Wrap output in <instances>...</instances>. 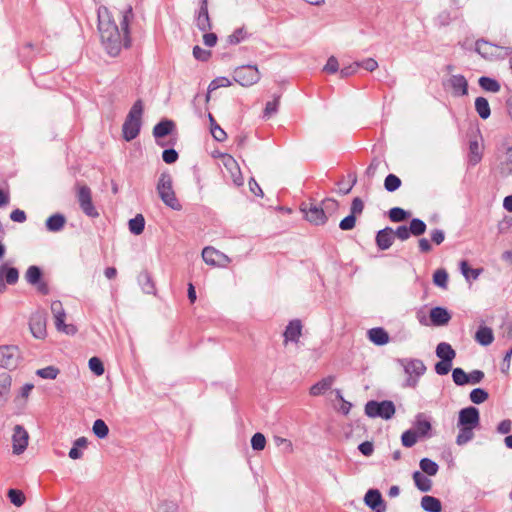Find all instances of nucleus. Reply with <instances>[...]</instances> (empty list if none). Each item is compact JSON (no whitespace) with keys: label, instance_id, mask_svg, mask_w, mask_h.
I'll return each instance as SVG.
<instances>
[{"label":"nucleus","instance_id":"13","mask_svg":"<svg viewBox=\"0 0 512 512\" xmlns=\"http://www.w3.org/2000/svg\"><path fill=\"white\" fill-rule=\"evenodd\" d=\"M28 441L29 434L27 430L21 425H16L12 435L13 453L16 455L22 454L28 446Z\"/></svg>","mask_w":512,"mask_h":512},{"label":"nucleus","instance_id":"54","mask_svg":"<svg viewBox=\"0 0 512 512\" xmlns=\"http://www.w3.org/2000/svg\"><path fill=\"white\" fill-rule=\"evenodd\" d=\"M409 216L408 212L400 207H394L389 211V218L393 222H401L407 219Z\"/></svg>","mask_w":512,"mask_h":512},{"label":"nucleus","instance_id":"56","mask_svg":"<svg viewBox=\"0 0 512 512\" xmlns=\"http://www.w3.org/2000/svg\"><path fill=\"white\" fill-rule=\"evenodd\" d=\"M266 445V438L262 433H255L251 438V446L254 450L262 451Z\"/></svg>","mask_w":512,"mask_h":512},{"label":"nucleus","instance_id":"33","mask_svg":"<svg viewBox=\"0 0 512 512\" xmlns=\"http://www.w3.org/2000/svg\"><path fill=\"white\" fill-rule=\"evenodd\" d=\"M34 388L33 383H25L20 389L16 392L14 397V403L19 406H25L27 404L28 398Z\"/></svg>","mask_w":512,"mask_h":512},{"label":"nucleus","instance_id":"8","mask_svg":"<svg viewBox=\"0 0 512 512\" xmlns=\"http://www.w3.org/2000/svg\"><path fill=\"white\" fill-rule=\"evenodd\" d=\"M233 78L241 86L249 87L256 84L260 80L261 75L256 66L243 65L234 70Z\"/></svg>","mask_w":512,"mask_h":512},{"label":"nucleus","instance_id":"18","mask_svg":"<svg viewBox=\"0 0 512 512\" xmlns=\"http://www.w3.org/2000/svg\"><path fill=\"white\" fill-rule=\"evenodd\" d=\"M447 85L454 96H465L468 93V82L463 75H452Z\"/></svg>","mask_w":512,"mask_h":512},{"label":"nucleus","instance_id":"36","mask_svg":"<svg viewBox=\"0 0 512 512\" xmlns=\"http://www.w3.org/2000/svg\"><path fill=\"white\" fill-rule=\"evenodd\" d=\"M415 486L422 492H428L432 488V481L420 471L413 473Z\"/></svg>","mask_w":512,"mask_h":512},{"label":"nucleus","instance_id":"59","mask_svg":"<svg viewBox=\"0 0 512 512\" xmlns=\"http://www.w3.org/2000/svg\"><path fill=\"white\" fill-rule=\"evenodd\" d=\"M273 440H274L275 445L277 447H282L286 453L293 452V444L290 440L280 437V436H275Z\"/></svg>","mask_w":512,"mask_h":512},{"label":"nucleus","instance_id":"55","mask_svg":"<svg viewBox=\"0 0 512 512\" xmlns=\"http://www.w3.org/2000/svg\"><path fill=\"white\" fill-rule=\"evenodd\" d=\"M8 497H9L11 503H13L17 507L22 506L25 502V496L19 490L10 489L8 491Z\"/></svg>","mask_w":512,"mask_h":512},{"label":"nucleus","instance_id":"26","mask_svg":"<svg viewBox=\"0 0 512 512\" xmlns=\"http://www.w3.org/2000/svg\"><path fill=\"white\" fill-rule=\"evenodd\" d=\"M498 46L487 42L485 40H477L475 45V50L478 52L483 58L491 59L498 55Z\"/></svg>","mask_w":512,"mask_h":512},{"label":"nucleus","instance_id":"51","mask_svg":"<svg viewBox=\"0 0 512 512\" xmlns=\"http://www.w3.org/2000/svg\"><path fill=\"white\" fill-rule=\"evenodd\" d=\"M401 186V180L394 174H389L384 181V187L388 192H394Z\"/></svg>","mask_w":512,"mask_h":512},{"label":"nucleus","instance_id":"4","mask_svg":"<svg viewBox=\"0 0 512 512\" xmlns=\"http://www.w3.org/2000/svg\"><path fill=\"white\" fill-rule=\"evenodd\" d=\"M129 34H102L101 43L106 53L112 57L118 56L123 49L131 46Z\"/></svg>","mask_w":512,"mask_h":512},{"label":"nucleus","instance_id":"14","mask_svg":"<svg viewBox=\"0 0 512 512\" xmlns=\"http://www.w3.org/2000/svg\"><path fill=\"white\" fill-rule=\"evenodd\" d=\"M30 331L37 339H44L47 335L46 316L43 311H36L32 314L29 322Z\"/></svg>","mask_w":512,"mask_h":512},{"label":"nucleus","instance_id":"43","mask_svg":"<svg viewBox=\"0 0 512 512\" xmlns=\"http://www.w3.org/2000/svg\"><path fill=\"white\" fill-rule=\"evenodd\" d=\"M460 270L467 281H470L471 279L476 280L482 272V269L470 268L468 262L465 260L460 262Z\"/></svg>","mask_w":512,"mask_h":512},{"label":"nucleus","instance_id":"62","mask_svg":"<svg viewBox=\"0 0 512 512\" xmlns=\"http://www.w3.org/2000/svg\"><path fill=\"white\" fill-rule=\"evenodd\" d=\"M163 161L167 164H173L178 159V153L174 149H166L162 153Z\"/></svg>","mask_w":512,"mask_h":512},{"label":"nucleus","instance_id":"7","mask_svg":"<svg viewBox=\"0 0 512 512\" xmlns=\"http://www.w3.org/2000/svg\"><path fill=\"white\" fill-rule=\"evenodd\" d=\"M401 364L404 367V371L408 376L405 381V386L411 388L416 387L419 378L426 371V366L424 365L423 361L419 359L402 360Z\"/></svg>","mask_w":512,"mask_h":512},{"label":"nucleus","instance_id":"64","mask_svg":"<svg viewBox=\"0 0 512 512\" xmlns=\"http://www.w3.org/2000/svg\"><path fill=\"white\" fill-rule=\"evenodd\" d=\"M356 66L362 67L363 69L372 72L378 67V63L373 58H368L363 60L362 62L356 63Z\"/></svg>","mask_w":512,"mask_h":512},{"label":"nucleus","instance_id":"30","mask_svg":"<svg viewBox=\"0 0 512 512\" xmlns=\"http://www.w3.org/2000/svg\"><path fill=\"white\" fill-rule=\"evenodd\" d=\"M369 340L379 346L385 345L389 342L388 333L381 327L372 328L368 331Z\"/></svg>","mask_w":512,"mask_h":512},{"label":"nucleus","instance_id":"41","mask_svg":"<svg viewBox=\"0 0 512 512\" xmlns=\"http://www.w3.org/2000/svg\"><path fill=\"white\" fill-rule=\"evenodd\" d=\"M478 82L480 87L485 91L492 93H497L500 91V84L493 78L483 76L479 78Z\"/></svg>","mask_w":512,"mask_h":512},{"label":"nucleus","instance_id":"23","mask_svg":"<svg viewBox=\"0 0 512 512\" xmlns=\"http://www.w3.org/2000/svg\"><path fill=\"white\" fill-rule=\"evenodd\" d=\"M26 281L32 285L38 284V290L43 294L48 292V287L44 283H40L41 270L37 266H30L25 274Z\"/></svg>","mask_w":512,"mask_h":512},{"label":"nucleus","instance_id":"6","mask_svg":"<svg viewBox=\"0 0 512 512\" xmlns=\"http://www.w3.org/2000/svg\"><path fill=\"white\" fill-rule=\"evenodd\" d=\"M51 312L54 319V324L58 332L66 335H74L77 332V327L74 324H66V312L61 301H53L51 303Z\"/></svg>","mask_w":512,"mask_h":512},{"label":"nucleus","instance_id":"29","mask_svg":"<svg viewBox=\"0 0 512 512\" xmlns=\"http://www.w3.org/2000/svg\"><path fill=\"white\" fill-rule=\"evenodd\" d=\"M475 341L482 346H488L494 341V334L491 328L480 326L475 333Z\"/></svg>","mask_w":512,"mask_h":512},{"label":"nucleus","instance_id":"50","mask_svg":"<svg viewBox=\"0 0 512 512\" xmlns=\"http://www.w3.org/2000/svg\"><path fill=\"white\" fill-rule=\"evenodd\" d=\"M488 397V392L482 388H475L470 392V400L474 404H481L485 402L488 399Z\"/></svg>","mask_w":512,"mask_h":512},{"label":"nucleus","instance_id":"11","mask_svg":"<svg viewBox=\"0 0 512 512\" xmlns=\"http://www.w3.org/2000/svg\"><path fill=\"white\" fill-rule=\"evenodd\" d=\"M98 32H120L119 26L106 6H99L97 10Z\"/></svg>","mask_w":512,"mask_h":512},{"label":"nucleus","instance_id":"44","mask_svg":"<svg viewBox=\"0 0 512 512\" xmlns=\"http://www.w3.org/2000/svg\"><path fill=\"white\" fill-rule=\"evenodd\" d=\"M482 158L481 146L478 141H471L469 144V161L476 165Z\"/></svg>","mask_w":512,"mask_h":512},{"label":"nucleus","instance_id":"47","mask_svg":"<svg viewBox=\"0 0 512 512\" xmlns=\"http://www.w3.org/2000/svg\"><path fill=\"white\" fill-rule=\"evenodd\" d=\"M59 369L55 366H47L45 368L38 369L36 375L43 379L54 380L59 375Z\"/></svg>","mask_w":512,"mask_h":512},{"label":"nucleus","instance_id":"31","mask_svg":"<svg viewBox=\"0 0 512 512\" xmlns=\"http://www.w3.org/2000/svg\"><path fill=\"white\" fill-rule=\"evenodd\" d=\"M174 128V122L172 120L165 119L154 126L153 135L155 138H162L170 134Z\"/></svg>","mask_w":512,"mask_h":512},{"label":"nucleus","instance_id":"1","mask_svg":"<svg viewBox=\"0 0 512 512\" xmlns=\"http://www.w3.org/2000/svg\"><path fill=\"white\" fill-rule=\"evenodd\" d=\"M480 421L479 410L470 406L459 411L457 426L459 433L456 438L458 445H464L474 437V429L478 427Z\"/></svg>","mask_w":512,"mask_h":512},{"label":"nucleus","instance_id":"15","mask_svg":"<svg viewBox=\"0 0 512 512\" xmlns=\"http://www.w3.org/2000/svg\"><path fill=\"white\" fill-rule=\"evenodd\" d=\"M301 211L305 219L313 225H323L327 221L324 210L315 204L302 205Z\"/></svg>","mask_w":512,"mask_h":512},{"label":"nucleus","instance_id":"10","mask_svg":"<svg viewBox=\"0 0 512 512\" xmlns=\"http://www.w3.org/2000/svg\"><path fill=\"white\" fill-rule=\"evenodd\" d=\"M77 199L82 211L89 217H98L99 213L92 202L91 190L86 185L78 186Z\"/></svg>","mask_w":512,"mask_h":512},{"label":"nucleus","instance_id":"57","mask_svg":"<svg viewBox=\"0 0 512 512\" xmlns=\"http://www.w3.org/2000/svg\"><path fill=\"white\" fill-rule=\"evenodd\" d=\"M231 85V81L227 77H217L215 78L208 87V91H214L221 87H229Z\"/></svg>","mask_w":512,"mask_h":512},{"label":"nucleus","instance_id":"49","mask_svg":"<svg viewBox=\"0 0 512 512\" xmlns=\"http://www.w3.org/2000/svg\"><path fill=\"white\" fill-rule=\"evenodd\" d=\"M409 231L411 235L420 236L426 231V224L422 220L414 218L410 222Z\"/></svg>","mask_w":512,"mask_h":512},{"label":"nucleus","instance_id":"61","mask_svg":"<svg viewBox=\"0 0 512 512\" xmlns=\"http://www.w3.org/2000/svg\"><path fill=\"white\" fill-rule=\"evenodd\" d=\"M193 56L200 61H207L210 56L211 52L207 49H203L200 46H195L193 48Z\"/></svg>","mask_w":512,"mask_h":512},{"label":"nucleus","instance_id":"42","mask_svg":"<svg viewBox=\"0 0 512 512\" xmlns=\"http://www.w3.org/2000/svg\"><path fill=\"white\" fill-rule=\"evenodd\" d=\"M419 466H420L422 472L427 474L428 476L436 475L439 470L438 464L429 458L421 459Z\"/></svg>","mask_w":512,"mask_h":512},{"label":"nucleus","instance_id":"53","mask_svg":"<svg viewBox=\"0 0 512 512\" xmlns=\"http://www.w3.org/2000/svg\"><path fill=\"white\" fill-rule=\"evenodd\" d=\"M89 369L96 375L101 376L104 374L105 369L102 361L98 357H92L88 362Z\"/></svg>","mask_w":512,"mask_h":512},{"label":"nucleus","instance_id":"25","mask_svg":"<svg viewBox=\"0 0 512 512\" xmlns=\"http://www.w3.org/2000/svg\"><path fill=\"white\" fill-rule=\"evenodd\" d=\"M394 241V231L387 227L380 230L376 235V244L379 249L387 250L389 249Z\"/></svg>","mask_w":512,"mask_h":512},{"label":"nucleus","instance_id":"46","mask_svg":"<svg viewBox=\"0 0 512 512\" xmlns=\"http://www.w3.org/2000/svg\"><path fill=\"white\" fill-rule=\"evenodd\" d=\"M92 430H93V433L100 439L106 438L109 433V428H108L107 424L101 419H97L93 423Z\"/></svg>","mask_w":512,"mask_h":512},{"label":"nucleus","instance_id":"38","mask_svg":"<svg viewBox=\"0 0 512 512\" xmlns=\"http://www.w3.org/2000/svg\"><path fill=\"white\" fill-rule=\"evenodd\" d=\"M475 110L482 119L489 118L491 114L488 100L484 97H477L475 99Z\"/></svg>","mask_w":512,"mask_h":512},{"label":"nucleus","instance_id":"27","mask_svg":"<svg viewBox=\"0 0 512 512\" xmlns=\"http://www.w3.org/2000/svg\"><path fill=\"white\" fill-rule=\"evenodd\" d=\"M451 319V315L447 309L443 307H434L430 311V320L435 326L446 325Z\"/></svg>","mask_w":512,"mask_h":512},{"label":"nucleus","instance_id":"35","mask_svg":"<svg viewBox=\"0 0 512 512\" xmlns=\"http://www.w3.org/2000/svg\"><path fill=\"white\" fill-rule=\"evenodd\" d=\"M66 219L62 214H54L46 220V228L50 232H58L63 229Z\"/></svg>","mask_w":512,"mask_h":512},{"label":"nucleus","instance_id":"28","mask_svg":"<svg viewBox=\"0 0 512 512\" xmlns=\"http://www.w3.org/2000/svg\"><path fill=\"white\" fill-rule=\"evenodd\" d=\"M413 430L416 431L419 436L425 437L428 435L431 430V423L424 414L419 413L416 415Z\"/></svg>","mask_w":512,"mask_h":512},{"label":"nucleus","instance_id":"3","mask_svg":"<svg viewBox=\"0 0 512 512\" xmlns=\"http://www.w3.org/2000/svg\"><path fill=\"white\" fill-rule=\"evenodd\" d=\"M157 192L163 203L169 208L179 211L182 205L176 197L173 189L172 178L168 173H162L157 183Z\"/></svg>","mask_w":512,"mask_h":512},{"label":"nucleus","instance_id":"40","mask_svg":"<svg viewBox=\"0 0 512 512\" xmlns=\"http://www.w3.org/2000/svg\"><path fill=\"white\" fill-rule=\"evenodd\" d=\"M88 441L85 437H80L75 440L73 447L69 451V457L73 460L80 459L83 455L81 448H86Z\"/></svg>","mask_w":512,"mask_h":512},{"label":"nucleus","instance_id":"2","mask_svg":"<svg viewBox=\"0 0 512 512\" xmlns=\"http://www.w3.org/2000/svg\"><path fill=\"white\" fill-rule=\"evenodd\" d=\"M143 115V103L137 100L131 107L122 127L123 138L126 141L135 139L141 128V119Z\"/></svg>","mask_w":512,"mask_h":512},{"label":"nucleus","instance_id":"39","mask_svg":"<svg viewBox=\"0 0 512 512\" xmlns=\"http://www.w3.org/2000/svg\"><path fill=\"white\" fill-rule=\"evenodd\" d=\"M145 228V219L142 214H137L129 220V230L134 235H140Z\"/></svg>","mask_w":512,"mask_h":512},{"label":"nucleus","instance_id":"58","mask_svg":"<svg viewBox=\"0 0 512 512\" xmlns=\"http://www.w3.org/2000/svg\"><path fill=\"white\" fill-rule=\"evenodd\" d=\"M245 34H228L224 39H221V42H223L224 46H231V45H237L240 42L244 41Z\"/></svg>","mask_w":512,"mask_h":512},{"label":"nucleus","instance_id":"5","mask_svg":"<svg viewBox=\"0 0 512 512\" xmlns=\"http://www.w3.org/2000/svg\"><path fill=\"white\" fill-rule=\"evenodd\" d=\"M365 413L371 418L391 419L395 414V405L392 401L384 400L381 402L369 401L365 405Z\"/></svg>","mask_w":512,"mask_h":512},{"label":"nucleus","instance_id":"34","mask_svg":"<svg viewBox=\"0 0 512 512\" xmlns=\"http://www.w3.org/2000/svg\"><path fill=\"white\" fill-rule=\"evenodd\" d=\"M421 507L426 512H441L442 505L438 498L433 496H423L421 499Z\"/></svg>","mask_w":512,"mask_h":512},{"label":"nucleus","instance_id":"45","mask_svg":"<svg viewBox=\"0 0 512 512\" xmlns=\"http://www.w3.org/2000/svg\"><path fill=\"white\" fill-rule=\"evenodd\" d=\"M433 283L442 289H447V287H448L447 271L445 269H437L433 274Z\"/></svg>","mask_w":512,"mask_h":512},{"label":"nucleus","instance_id":"22","mask_svg":"<svg viewBox=\"0 0 512 512\" xmlns=\"http://www.w3.org/2000/svg\"><path fill=\"white\" fill-rule=\"evenodd\" d=\"M301 335H302L301 321L298 319L292 320L286 326V329L284 331L285 343H287L289 341L298 342Z\"/></svg>","mask_w":512,"mask_h":512},{"label":"nucleus","instance_id":"37","mask_svg":"<svg viewBox=\"0 0 512 512\" xmlns=\"http://www.w3.org/2000/svg\"><path fill=\"white\" fill-rule=\"evenodd\" d=\"M120 13H121V20H120V26H119L120 32H130V23L134 18L132 6L128 5Z\"/></svg>","mask_w":512,"mask_h":512},{"label":"nucleus","instance_id":"19","mask_svg":"<svg viewBox=\"0 0 512 512\" xmlns=\"http://www.w3.org/2000/svg\"><path fill=\"white\" fill-rule=\"evenodd\" d=\"M365 504L375 512H385V505L381 493L376 489L367 491L364 497Z\"/></svg>","mask_w":512,"mask_h":512},{"label":"nucleus","instance_id":"16","mask_svg":"<svg viewBox=\"0 0 512 512\" xmlns=\"http://www.w3.org/2000/svg\"><path fill=\"white\" fill-rule=\"evenodd\" d=\"M19 272L16 268L4 263L0 265V293L7 289V285H14L18 282Z\"/></svg>","mask_w":512,"mask_h":512},{"label":"nucleus","instance_id":"12","mask_svg":"<svg viewBox=\"0 0 512 512\" xmlns=\"http://www.w3.org/2000/svg\"><path fill=\"white\" fill-rule=\"evenodd\" d=\"M202 258L210 266L226 267L230 258L213 247H205L202 251Z\"/></svg>","mask_w":512,"mask_h":512},{"label":"nucleus","instance_id":"20","mask_svg":"<svg viewBox=\"0 0 512 512\" xmlns=\"http://www.w3.org/2000/svg\"><path fill=\"white\" fill-rule=\"evenodd\" d=\"M196 25L202 32H207V30L211 29V23L208 14V0H201L198 15L196 17Z\"/></svg>","mask_w":512,"mask_h":512},{"label":"nucleus","instance_id":"24","mask_svg":"<svg viewBox=\"0 0 512 512\" xmlns=\"http://www.w3.org/2000/svg\"><path fill=\"white\" fill-rule=\"evenodd\" d=\"M335 382V376H327L314 385L311 386L309 393L311 396H321L324 395L328 390L331 389L332 385Z\"/></svg>","mask_w":512,"mask_h":512},{"label":"nucleus","instance_id":"48","mask_svg":"<svg viewBox=\"0 0 512 512\" xmlns=\"http://www.w3.org/2000/svg\"><path fill=\"white\" fill-rule=\"evenodd\" d=\"M418 436L413 429L405 431L401 436L402 445L408 448L414 446L418 441Z\"/></svg>","mask_w":512,"mask_h":512},{"label":"nucleus","instance_id":"21","mask_svg":"<svg viewBox=\"0 0 512 512\" xmlns=\"http://www.w3.org/2000/svg\"><path fill=\"white\" fill-rule=\"evenodd\" d=\"M11 387V375L6 372L0 373V408L3 407L9 400Z\"/></svg>","mask_w":512,"mask_h":512},{"label":"nucleus","instance_id":"60","mask_svg":"<svg viewBox=\"0 0 512 512\" xmlns=\"http://www.w3.org/2000/svg\"><path fill=\"white\" fill-rule=\"evenodd\" d=\"M279 106V98H274L272 101H268L266 103L265 109H264V117H271L273 114H275L278 110Z\"/></svg>","mask_w":512,"mask_h":512},{"label":"nucleus","instance_id":"63","mask_svg":"<svg viewBox=\"0 0 512 512\" xmlns=\"http://www.w3.org/2000/svg\"><path fill=\"white\" fill-rule=\"evenodd\" d=\"M452 362L441 360L436 363L435 371L439 375H446L451 370Z\"/></svg>","mask_w":512,"mask_h":512},{"label":"nucleus","instance_id":"17","mask_svg":"<svg viewBox=\"0 0 512 512\" xmlns=\"http://www.w3.org/2000/svg\"><path fill=\"white\" fill-rule=\"evenodd\" d=\"M221 164L225 167L233 182L242 185L243 177L237 161L229 154H220Z\"/></svg>","mask_w":512,"mask_h":512},{"label":"nucleus","instance_id":"52","mask_svg":"<svg viewBox=\"0 0 512 512\" xmlns=\"http://www.w3.org/2000/svg\"><path fill=\"white\" fill-rule=\"evenodd\" d=\"M452 378L454 383L458 386H464L468 384V374L462 368L453 369Z\"/></svg>","mask_w":512,"mask_h":512},{"label":"nucleus","instance_id":"9","mask_svg":"<svg viewBox=\"0 0 512 512\" xmlns=\"http://www.w3.org/2000/svg\"><path fill=\"white\" fill-rule=\"evenodd\" d=\"M21 361V352L15 345L0 346V367L15 369Z\"/></svg>","mask_w":512,"mask_h":512},{"label":"nucleus","instance_id":"32","mask_svg":"<svg viewBox=\"0 0 512 512\" xmlns=\"http://www.w3.org/2000/svg\"><path fill=\"white\" fill-rule=\"evenodd\" d=\"M436 355L441 360L452 362L456 352L449 343L441 342L436 347Z\"/></svg>","mask_w":512,"mask_h":512}]
</instances>
